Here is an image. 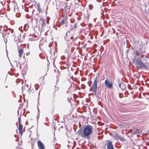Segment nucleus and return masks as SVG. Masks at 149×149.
<instances>
[{"mask_svg": "<svg viewBox=\"0 0 149 149\" xmlns=\"http://www.w3.org/2000/svg\"><path fill=\"white\" fill-rule=\"evenodd\" d=\"M93 130V127L90 125H88L83 127L82 132H81L80 130H79L77 134L83 138H88L92 134Z\"/></svg>", "mask_w": 149, "mask_h": 149, "instance_id": "1", "label": "nucleus"}, {"mask_svg": "<svg viewBox=\"0 0 149 149\" xmlns=\"http://www.w3.org/2000/svg\"><path fill=\"white\" fill-rule=\"evenodd\" d=\"M135 61L136 63V67L138 68L144 69L146 68V65L141 61L140 58H136Z\"/></svg>", "mask_w": 149, "mask_h": 149, "instance_id": "2", "label": "nucleus"}, {"mask_svg": "<svg viewBox=\"0 0 149 149\" xmlns=\"http://www.w3.org/2000/svg\"><path fill=\"white\" fill-rule=\"evenodd\" d=\"M97 80L98 78L96 77L94 79L93 84L90 89V91L93 92L95 93H96L97 92Z\"/></svg>", "mask_w": 149, "mask_h": 149, "instance_id": "3", "label": "nucleus"}, {"mask_svg": "<svg viewBox=\"0 0 149 149\" xmlns=\"http://www.w3.org/2000/svg\"><path fill=\"white\" fill-rule=\"evenodd\" d=\"M104 85L107 88L109 89H111L113 88L112 82L107 79L105 81Z\"/></svg>", "mask_w": 149, "mask_h": 149, "instance_id": "4", "label": "nucleus"}, {"mask_svg": "<svg viewBox=\"0 0 149 149\" xmlns=\"http://www.w3.org/2000/svg\"><path fill=\"white\" fill-rule=\"evenodd\" d=\"M106 145L107 149H114L111 141L109 140L107 141Z\"/></svg>", "mask_w": 149, "mask_h": 149, "instance_id": "5", "label": "nucleus"}, {"mask_svg": "<svg viewBox=\"0 0 149 149\" xmlns=\"http://www.w3.org/2000/svg\"><path fill=\"white\" fill-rule=\"evenodd\" d=\"M18 53L19 59H21L24 54V49L22 48H18Z\"/></svg>", "mask_w": 149, "mask_h": 149, "instance_id": "6", "label": "nucleus"}, {"mask_svg": "<svg viewBox=\"0 0 149 149\" xmlns=\"http://www.w3.org/2000/svg\"><path fill=\"white\" fill-rule=\"evenodd\" d=\"M37 144L39 149H45L44 145L40 141H38L37 142Z\"/></svg>", "mask_w": 149, "mask_h": 149, "instance_id": "7", "label": "nucleus"}, {"mask_svg": "<svg viewBox=\"0 0 149 149\" xmlns=\"http://www.w3.org/2000/svg\"><path fill=\"white\" fill-rule=\"evenodd\" d=\"M22 126L21 125V124H19L18 129L19 130L20 134L21 135H22Z\"/></svg>", "mask_w": 149, "mask_h": 149, "instance_id": "8", "label": "nucleus"}, {"mask_svg": "<svg viewBox=\"0 0 149 149\" xmlns=\"http://www.w3.org/2000/svg\"><path fill=\"white\" fill-rule=\"evenodd\" d=\"M37 9L39 13H40L41 12H42V10L41 9L40 7L39 4H37Z\"/></svg>", "mask_w": 149, "mask_h": 149, "instance_id": "9", "label": "nucleus"}, {"mask_svg": "<svg viewBox=\"0 0 149 149\" xmlns=\"http://www.w3.org/2000/svg\"><path fill=\"white\" fill-rule=\"evenodd\" d=\"M40 19L42 22V26H43V25L45 23V21L44 19H43V18L42 17H40Z\"/></svg>", "mask_w": 149, "mask_h": 149, "instance_id": "10", "label": "nucleus"}, {"mask_svg": "<svg viewBox=\"0 0 149 149\" xmlns=\"http://www.w3.org/2000/svg\"><path fill=\"white\" fill-rule=\"evenodd\" d=\"M113 137L116 140H118L119 136L117 134H115L114 135Z\"/></svg>", "mask_w": 149, "mask_h": 149, "instance_id": "11", "label": "nucleus"}, {"mask_svg": "<svg viewBox=\"0 0 149 149\" xmlns=\"http://www.w3.org/2000/svg\"><path fill=\"white\" fill-rule=\"evenodd\" d=\"M118 139L122 141H124L125 140L123 137L119 136V138H118Z\"/></svg>", "mask_w": 149, "mask_h": 149, "instance_id": "12", "label": "nucleus"}, {"mask_svg": "<svg viewBox=\"0 0 149 149\" xmlns=\"http://www.w3.org/2000/svg\"><path fill=\"white\" fill-rule=\"evenodd\" d=\"M88 7H89V9L90 10L92 9L93 8V6L92 5H91V4L89 5L88 6Z\"/></svg>", "mask_w": 149, "mask_h": 149, "instance_id": "13", "label": "nucleus"}, {"mask_svg": "<svg viewBox=\"0 0 149 149\" xmlns=\"http://www.w3.org/2000/svg\"><path fill=\"white\" fill-rule=\"evenodd\" d=\"M64 23V21L63 20H62L61 22V24L63 25Z\"/></svg>", "mask_w": 149, "mask_h": 149, "instance_id": "14", "label": "nucleus"}, {"mask_svg": "<svg viewBox=\"0 0 149 149\" xmlns=\"http://www.w3.org/2000/svg\"><path fill=\"white\" fill-rule=\"evenodd\" d=\"M20 120H21V118L19 117L18 118V121H19V124H20Z\"/></svg>", "mask_w": 149, "mask_h": 149, "instance_id": "15", "label": "nucleus"}, {"mask_svg": "<svg viewBox=\"0 0 149 149\" xmlns=\"http://www.w3.org/2000/svg\"><path fill=\"white\" fill-rule=\"evenodd\" d=\"M29 53H27L26 54V55H28L29 54Z\"/></svg>", "mask_w": 149, "mask_h": 149, "instance_id": "16", "label": "nucleus"}]
</instances>
